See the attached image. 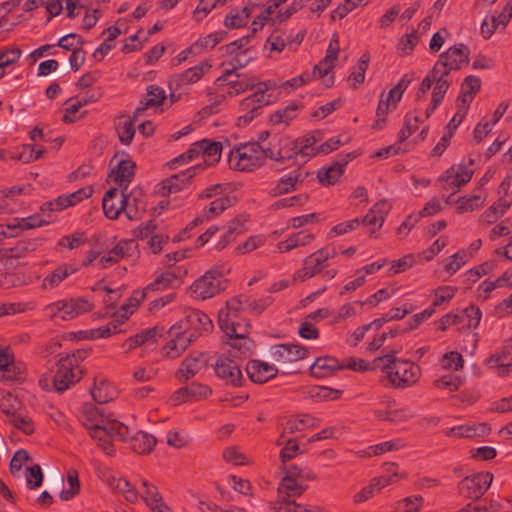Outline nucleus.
Here are the masks:
<instances>
[{
	"label": "nucleus",
	"instance_id": "1",
	"mask_svg": "<svg viewBox=\"0 0 512 512\" xmlns=\"http://www.w3.org/2000/svg\"><path fill=\"white\" fill-rule=\"evenodd\" d=\"M401 350L395 349L374 360L386 361L382 371L386 374L391 384L398 388L410 386L417 382L420 368L409 361L397 359L395 355Z\"/></svg>",
	"mask_w": 512,
	"mask_h": 512
},
{
	"label": "nucleus",
	"instance_id": "2",
	"mask_svg": "<svg viewBox=\"0 0 512 512\" xmlns=\"http://www.w3.org/2000/svg\"><path fill=\"white\" fill-rule=\"evenodd\" d=\"M49 372L44 374L39 383L43 387H49L51 382V389L57 392H64L70 388L71 385L79 382L83 377L84 371L82 369H76L73 364L69 362L68 358H59L58 361L52 363L48 361Z\"/></svg>",
	"mask_w": 512,
	"mask_h": 512
},
{
	"label": "nucleus",
	"instance_id": "3",
	"mask_svg": "<svg viewBox=\"0 0 512 512\" xmlns=\"http://www.w3.org/2000/svg\"><path fill=\"white\" fill-rule=\"evenodd\" d=\"M225 274L226 271L223 266L212 267L192 284L193 294L197 298L206 300L224 291L228 285Z\"/></svg>",
	"mask_w": 512,
	"mask_h": 512
},
{
	"label": "nucleus",
	"instance_id": "4",
	"mask_svg": "<svg viewBox=\"0 0 512 512\" xmlns=\"http://www.w3.org/2000/svg\"><path fill=\"white\" fill-rule=\"evenodd\" d=\"M259 143L246 144L231 150L228 157L230 168L250 172L263 165L264 158L258 155Z\"/></svg>",
	"mask_w": 512,
	"mask_h": 512
},
{
	"label": "nucleus",
	"instance_id": "5",
	"mask_svg": "<svg viewBox=\"0 0 512 512\" xmlns=\"http://www.w3.org/2000/svg\"><path fill=\"white\" fill-rule=\"evenodd\" d=\"M469 48L460 43L448 48L443 52L435 65L434 72H442V75H449L453 70H459L469 63Z\"/></svg>",
	"mask_w": 512,
	"mask_h": 512
},
{
	"label": "nucleus",
	"instance_id": "6",
	"mask_svg": "<svg viewBox=\"0 0 512 512\" xmlns=\"http://www.w3.org/2000/svg\"><path fill=\"white\" fill-rule=\"evenodd\" d=\"M309 351L305 346L297 344H276L270 348L269 359L283 369L292 368L291 363L305 359Z\"/></svg>",
	"mask_w": 512,
	"mask_h": 512
},
{
	"label": "nucleus",
	"instance_id": "7",
	"mask_svg": "<svg viewBox=\"0 0 512 512\" xmlns=\"http://www.w3.org/2000/svg\"><path fill=\"white\" fill-rule=\"evenodd\" d=\"M492 480L493 474L490 472H479L472 476H466L458 483V492L465 498L478 500L488 490Z\"/></svg>",
	"mask_w": 512,
	"mask_h": 512
},
{
	"label": "nucleus",
	"instance_id": "8",
	"mask_svg": "<svg viewBox=\"0 0 512 512\" xmlns=\"http://www.w3.org/2000/svg\"><path fill=\"white\" fill-rule=\"evenodd\" d=\"M133 194H104L102 199V208L105 216L110 219H117L119 215L124 212L129 219L136 216L138 212L137 198H134L135 212L132 214V210L128 204L130 197Z\"/></svg>",
	"mask_w": 512,
	"mask_h": 512
},
{
	"label": "nucleus",
	"instance_id": "9",
	"mask_svg": "<svg viewBox=\"0 0 512 512\" xmlns=\"http://www.w3.org/2000/svg\"><path fill=\"white\" fill-rule=\"evenodd\" d=\"M167 333L170 340L162 347V353L170 359L178 358L195 341V335L182 331L178 323L172 325Z\"/></svg>",
	"mask_w": 512,
	"mask_h": 512
},
{
	"label": "nucleus",
	"instance_id": "10",
	"mask_svg": "<svg viewBox=\"0 0 512 512\" xmlns=\"http://www.w3.org/2000/svg\"><path fill=\"white\" fill-rule=\"evenodd\" d=\"M182 331L195 335V340L203 333L213 329V323L209 316L199 310H190L185 317L177 322Z\"/></svg>",
	"mask_w": 512,
	"mask_h": 512
},
{
	"label": "nucleus",
	"instance_id": "11",
	"mask_svg": "<svg viewBox=\"0 0 512 512\" xmlns=\"http://www.w3.org/2000/svg\"><path fill=\"white\" fill-rule=\"evenodd\" d=\"M203 170L202 164H196L185 171L173 174L161 181L158 186L161 192H180L182 190L192 189V179Z\"/></svg>",
	"mask_w": 512,
	"mask_h": 512
},
{
	"label": "nucleus",
	"instance_id": "12",
	"mask_svg": "<svg viewBox=\"0 0 512 512\" xmlns=\"http://www.w3.org/2000/svg\"><path fill=\"white\" fill-rule=\"evenodd\" d=\"M216 375L225 381L227 385L240 387L244 382L239 365L231 358L221 355L214 364Z\"/></svg>",
	"mask_w": 512,
	"mask_h": 512
},
{
	"label": "nucleus",
	"instance_id": "13",
	"mask_svg": "<svg viewBox=\"0 0 512 512\" xmlns=\"http://www.w3.org/2000/svg\"><path fill=\"white\" fill-rule=\"evenodd\" d=\"M329 260V250L321 248L303 260V268L296 272V278L300 281H305L319 274L325 267Z\"/></svg>",
	"mask_w": 512,
	"mask_h": 512
},
{
	"label": "nucleus",
	"instance_id": "14",
	"mask_svg": "<svg viewBox=\"0 0 512 512\" xmlns=\"http://www.w3.org/2000/svg\"><path fill=\"white\" fill-rule=\"evenodd\" d=\"M135 163L131 160H121L116 168L108 175V182H114L117 186L109 187L106 192L125 191L134 177Z\"/></svg>",
	"mask_w": 512,
	"mask_h": 512
},
{
	"label": "nucleus",
	"instance_id": "15",
	"mask_svg": "<svg viewBox=\"0 0 512 512\" xmlns=\"http://www.w3.org/2000/svg\"><path fill=\"white\" fill-rule=\"evenodd\" d=\"M265 89H259L252 95H249L243 99L240 103V111L243 113L239 116L238 120L244 124L250 123L256 115H258L259 109L269 104L270 100L265 95Z\"/></svg>",
	"mask_w": 512,
	"mask_h": 512
},
{
	"label": "nucleus",
	"instance_id": "16",
	"mask_svg": "<svg viewBox=\"0 0 512 512\" xmlns=\"http://www.w3.org/2000/svg\"><path fill=\"white\" fill-rule=\"evenodd\" d=\"M473 172L472 168L464 163H459L447 169L439 180L446 183L444 189H459L471 180Z\"/></svg>",
	"mask_w": 512,
	"mask_h": 512
},
{
	"label": "nucleus",
	"instance_id": "17",
	"mask_svg": "<svg viewBox=\"0 0 512 512\" xmlns=\"http://www.w3.org/2000/svg\"><path fill=\"white\" fill-rule=\"evenodd\" d=\"M212 393L209 386L198 382L179 388L170 398L172 405L177 406L187 401H197Z\"/></svg>",
	"mask_w": 512,
	"mask_h": 512
},
{
	"label": "nucleus",
	"instance_id": "18",
	"mask_svg": "<svg viewBox=\"0 0 512 512\" xmlns=\"http://www.w3.org/2000/svg\"><path fill=\"white\" fill-rule=\"evenodd\" d=\"M208 360L202 352L191 353L181 362L177 371L179 380L187 381L194 377L202 368L207 367Z\"/></svg>",
	"mask_w": 512,
	"mask_h": 512
},
{
	"label": "nucleus",
	"instance_id": "19",
	"mask_svg": "<svg viewBox=\"0 0 512 512\" xmlns=\"http://www.w3.org/2000/svg\"><path fill=\"white\" fill-rule=\"evenodd\" d=\"M246 372L252 382L262 384L276 377L278 369L267 362L253 359L247 363Z\"/></svg>",
	"mask_w": 512,
	"mask_h": 512
},
{
	"label": "nucleus",
	"instance_id": "20",
	"mask_svg": "<svg viewBox=\"0 0 512 512\" xmlns=\"http://www.w3.org/2000/svg\"><path fill=\"white\" fill-rule=\"evenodd\" d=\"M187 270L176 267L173 270L161 273L156 279L146 286V290L156 291L166 288H178L183 283L182 276Z\"/></svg>",
	"mask_w": 512,
	"mask_h": 512
},
{
	"label": "nucleus",
	"instance_id": "21",
	"mask_svg": "<svg viewBox=\"0 0 512 512\" xmlns=\"http://www.w3.org/2000/svg\"><path fill=\"white\" fill-rule=\"evenodd\" d=\"M90 436L98 441V446L104 451L105 454L112 456L115 453L114 446L111 440L115 436V425L104 426L99 423H94L88 426Z\"/></svg>",
	"mask_w": 512,
	"mask_h": 512
},
{
	"label": "nucleus",
	"instance_id": "22",
	"mask_svg": "<svg viewBox=\"0 0 512 512\" xmlns=\"http://www.w3.org/2000/svg\"><path fill=\"white\" fill-rule=\"evenodd\" d=\"M317 142L318 139L313 134H307L295 139L297 165L305 164L317 155V148L315 147Z\"/></svg>",
	"mask_w": 512,
	"mask_h": 512
},
{
	"label": "nucleus",
	"instance_id": "23",
	"mask_svg": "<svg viewBox=\"0 0 512 512\" xmlns=\"http://www.w3.org/2000/svg\"><path fill=\"white\" fill-rule=\"evenodd\" d=\"M345 369L344 364L330 356L318 357L310 366V375L315 378H324L333 374L334 371Z\"/></svg>",
	"mask_w": 512,
	"mask_h": 512
},
{
	"label": "nucleus",
	"instance_id": "24",
	"mask_svg": "<svg viewBox=\"0 0 512 512\" xmlns=\"http://www.w3.org/2000/svg\"><path fill=\"white\" fill-rule=\"evenodd\" d=\"M490 431L491 427L486 422L473 425L464 424L450 428L446 432V436L458 438H474L487 435L490 433Z\"/></svg>",
	"mask_w": 512,
	"mask_h": 512
},
{
	"label": "nucleus",
	"instance_id": "25",
	"mask_svg": "<svg viewBox=\"0 0 512 512\" xmlns=\"http://www.w3.org/2000/svg\"><path fill=\"white\" fill-rule=\"evenodd\" d=\"M480 88L481 80L479 77L467 76L461 85L460 95L457 99L458 107L467 110L474 96L480 91Z\"/></svg>",
	"mask_w": 512,
	"mask_h": 512
},
{
	"label": "nucleus",
	"instance_id": "26",
	"mask_svg": "<svg viewBox=\"0 0 512 512\" xmlns=\"http://www.w3.org/2000/svg\"><path fill=\"white\" fill-rule=\"evenodd\" d=\"M64 314L60 315L62 320L73 319L81 314L92 311L94 305L83 297L63 300Z\"/></svg>",
	"mask_w": 512,
	"mask_h": 512
},
{
	"label": "nucleus",
	"instance_id": "27",
	"mask_svg": "<svg viewBox=\"0 0 512 512\" xmlns=\"http://www.w3.org/2000/svg\"><path fill=\"white\" fill-rule=\"evenodd\" d=\"M395 478H397L396 473H394L393 476L382 475L373 478L368 486L364 487L361 491L354 495V502L361 503L370 499L374 496L375 492H379L388 484L393 483Z\"/></svg>",
	"mask_w": 512,
	"mask_h": 512
},
{
	"label": "nucleus",
	"instance_id": "28",
	"mask_svg": "<svg viewBox=\"0 0 512 512\" xmlns=\"http://www.w3.org/2000/svg\"><path fill=\"white\" fill-rule=\"evenodd\" d=\"M511 204L512 197L509 194H504L497 202L484 211L480 216V221L486 224H493L499 217L504 215Z\"/></svg>",
	"mask_w": 512,
	"mask_h": 512
},
{
	"label": "nucleus",
	"instance_id": "29",
	"mask_svg": "<svg viewBox=\"0 0 512 512\" xmlns=\"http://www.w3.org/2000/svg\"><path fill=\"white\" fill-rule=\"evenodd\" d=\"M307 176V172L302 173L300 170L291 171L280 177L275 187V192H292L301 189Z\"/></svg>",
	"mask_w": 512,
	"mask_h": 512
},
{
	"label": "nucleus",
	"instance_id": "30",
	"mask_svg": "<svg viewBox=\"0 0 512 512\" xmlns=\"http://www.w3.org/2000/svg\"><path fill=\"white\" fill-rule=\"evenodd\" d=\"M165 99L166 93L164 89L156 85L148 86L145 101L141 102L142 105L134 111V119L140 117L149 107L161 105Z\"/></svg>",
	"mask_w": 512,
	"mask_h": 512
},
{
	"label": "nucleus",
	"instance_id": "31",
	"mask_svg": "<svg viewBox=\"0 0 512 512\" xmlns=\"http://www.w3.org/2000/svg\"><path fill=\"white\" fill-rule=\"evenodd\" d=\"M306 489L307 485L303 483V480L283 477L278 487L279 498L290 500L291 497L302 495Z\"/></svg>",
	"mask_w": 512,
	"mask_h": 512
},
{
	"label": "nucleus",
	"instance_id": "32",
	"mask_svg": "<svg viewBox=\"0 0 512 512\" xmlns=\"http://www.w3.org/2000/svg\"><path fill=\"white\" fill-rule=\"evenodd\" d=\"M163 328L159 329L158 326H154L152 328L145 329L140 333L135 334L134 336L129 337L124 346H127V352L133 350L134 348L141 346L148 342L155 343L157 341V336L161 337V333Z\"/></svg>",
	"mask_w": 512,
	"mask_h": 512
},
{
	"label": "nucleus",
	"instance_id": "33",
	"mask_svg": "<svg viewBox=\"0 0 512 512\" xmlns=\"http://www.w3.org/2000/svg\"><path fill=\"white\" fill-rule=\"evenodd\" d=\"M92 194H68L61 195L54 202L49 201L41 206V211H60L67 207L73 206L84 198H89Z\"/></svg>",
	"mask_w": 512,
	"mask_h": 512
},
{
	"label": "nucleus",
	"instance_id": "34",
	"mask_svg": "<svg viewBox=\"0 0 512 512\" xmlns=\"http://www.w3.org/2000/svg\"><path fill=\"white\" fill-rule=\"evenodd\" d=\"M244 297V295L236 296L226 302V307L218 313L219 325H224L227 328L226 323L228 321L238 318V312L245 305Z\"/></svg>",
	"mask_w": 512,
	"mask_h": 512
},
{
	"label": "nucleus",
	"instance_id": "35",
	"mask_svg": "<svg viewBox=\"0 0 512 512\" xmlns=\"http://www.w3.org/2000/svg\"><path fill=\"white\" fill-rule=\"evenodd\" d=\"M156 442L157 440L152 434L139 431L130 438V447L137 454H149Z\"/></svg>",
	"mask_w": 512,
	"mask_h": 512
},
{
	"label": "nucleus",
	"instance_id": "36",
	"mask_svg": "<svg viewBox=\"0 0 512 512\" xmlns=\"http://www.w3.org/2000/svg\"><path fill=\"white\" fill-rule=\"evenodd\" d=\"M201 144V157L203 161L200 163L203 166V169L206 166L213 165L218 162L221 157L222 145L220 142L209 141L207 139H203L200 141Z\"/></svg>",
	"mask_w": 512,
	"mask_h": 512
},
{
	"label": "nucleus",
	"instance_id": "37",
	"mask_svg": "<svg viewBox=\"0 0 512 512\" xmlns=\"http://www.w3.org/2000/svg\"><path fill=\"white\" fill-rule=\"evenodd\" d=\"M36 248L37 242L35 240H22L14 247L5 249L2 256L5 258L6 265L12 266L13 259L23 257L25 254L34 251Z\"/></svg>",
	"mask_w": 512,
	"mask_h": 512
},
{
	"label": "nucleus",
	"instance_id": "38",
	"mask_svg": "<svg viewBox=\"0 0 512 512\" xmlns=\"http://www.w3.org/2000/svg\"><path fill=\"white\" fill-rule=\"evenodd\" d=\"M210 68L211 65L207 61H203L199 65L191 67L183 73L176 75L174 79L178 86L195 83L200 80L203 74Z\"/></svg>",
	"mask_w": 512,
	"mask_h": 512
},
{
	"label": "nucleus",
	"instance_id": "39",
	"mask_svg": "<svg viewBox=\"0 0 512 512\" xmlns=\"http://www.w3.org/2000/svg\"><path fill=\"white\" fill-rule=\"evenodd\" d=\"M133 244L132 240H121L118 242L107 255L103 256L99 263L102 268H107L108 266L117 263L120 259L125 257L128 253L130 245Z\"/></svg>",
	"mask_w": 512,
	"mask_h": 512
},
{
	"label": "nucleus",
	"instance_id": "40",
	"mask_svg": "<svg viewBox=\"0 0 512 512\" xmlns=\"http://www.w3.org/2000/svg\"><path fill=\"white\" fill-rule=\"evenodd\" d=\"M76 271L77 268L73 267L72 265H60L43 279L42 287L44 289L47 287L55 288L63 280H65L68 276L75 273Z\"/></svg>",
	"mask_w": 512,
	"mask_h": 512
},
{
	"label": "nucleus",
	"instance_id": "41",
	"mask_svg": "<svg viewBox=\"0 0 512 512\" xmlns=\"http://www.w3.org/2000/svg\"><path fill=\"white\" fill-rule=\"evenodd\" d=\"M485 202V198L481 194H470L457 196L455 206L458 213L472 212L481 207Z\"/></svg>",
	"mask_w": 512,
	"mask_h": 512
},
{
	"label": "nucleus",
	"instance_id": "42",
	"mask_svg": "<svg viewBox=\"0 0 512 512\" xmlns=\"http://www.w3.org/2000/svg\"><path fill=\"white\" fill-rule=\"evenodd\" d=\"M308 397L316 401H328L339 399L343 393L342 390L332 389L326 386H310L306 391Z\"/></svg>",
	"mask_w": 512,
	"mask_h": 512
},
{
	"label": "nucleus",
	"instance_id": "43",
	"mask_svg": "<svg viewBox=\"0 0 512 512\" xmlns=\"http://www.w3.org/2000/svg\"><path fill=\"white\" fill-rule=\"evenodd\" d=\"M314 238V235L311 233L304 234L303 232H298L279 242L277 248L280 252H288L295 247L308 245Z\"/></svg>",
	"mask_w": 512,
	"mask_h": 512
},
{
	"label": "nucleus",
	"instance_id": "44",
	"mask_svg": "<svg viewBox=\"0 0 512 512\" xmlns=\"http://www.w3.org/2000/svg\"><path fill=\"white\" fill-rule=\"evenodd\" d=\"M220 329L229 337V338H247V334L249 333L250 323L245 321L243 324L237 321V318L230 320L226 323L227 328L224 325H219Z\"/></svg>",
	"mask_w": 512,
	"mask_h": 512
},
{
	"label": "nucleus",
	"instance_id": "45",
	"mask_svg": "<svg viewBox=\"0 0 512 512\" xmlns=\"http://www.w3.org/2000/svg\"><path fill=\"white\" fill-rule=\"evenodd\" d=\"M370 61V55L368 53H364L359 59L356 68L350 74L348 78V82L352 87H356L359 84H362L365 80V73L368 69Z\"/></svg>",
	"mask_w": 512,
	"mask_h": 512
},
{
	"label": "nucleus",
	"instance_id": "46",
	"mask_svg": "<svg viewBox=\"0 0 512 512\" xmlns=\"http://www.w3.org/2000/svg\"><path fill=\"white\" fill-rule=\"evenodd\" d=\"M68 489H63L59 497L63 501H69L80 492V482L78 472L75 469H70L67 474Z\"/></svg>",
	"mask_w": 512,
	"mask_h": 512
},
{
	"label": "nucleus",
	"instance_id": "47",
	"mask_svg": "<svg viewBox=\"0 0 512 512\" xmlns=\"http://www.w3.org/2000/svg\"><path fill=\"white\" fill-rule=\"evenodd\" d=\"M298 110L299 106L296 103H291L285 108L275 111L270 116V122L274 125L282 123L288 124L289 121L297 116Z\"/></svg>",
	"mask_w": 512,
	"mask_h": 512
},
{
	"label": "nucleus",
	"instance_id": "48",
	"mask_svg": "<svg viewBox=\"0 0 512 512\" xmlns=\"http://www.w3.org/2000/svg\"><path fill=\"white\" fill-rule=\"evenodd\" d=\"M238 199L235 195H225L223 197L217 198L210 203V206L207 210V219H210V215H218L222 213L227 208L236 204Z\"/></svg>",
	"mask_w": 512,
	"mask_h": 512
},
{
	"label": "nucleus",
	"instance_id": "49",
	"mask_svg": "<svg viewBox=\"0 0 512 512\" xmlns=\"http://www.w3.org/2000/svg\"><path fill=\"white\" fill-rule=\"evenodd\" d=\"M433 75L435 86L432 92V100L435 104H440L450 86L446 79L448 75H442L440 71L438 73L433 71Z\"/></svg>",
	"mask_w": 512,
	"mask_h": 512
},
{
	"label": "nucleus",
	"instance_id": "50",
	"mask_svg": "<svg viewBox=\"0 0 512 512\" xmlns=\"http://www.w3.org/2000/svg\"><path fill=\"white\" fill-rule=\"evenodd\" d=\"M282 469L285 472L284 477H290L300 480H315L316 475L314 472L307 468L299 467L295 464H282Z\"/></svg>",
	"mask_w": 512,
	"mask_h": 512
},
{
	"label": "nucleus",
	"instance_id": "51",
	"mask_svg": "<svg viewBox=\"0 0 512 512\" xmlns=\"http://www.w3.org/2000/svg\"><path fill=\"white\" fill-rule=\"evenodd\" d=\"M343 170L333 164L328 168H322L317 173V178L320 183L324 185H333L339 181V178L343 175Z\"/></svg>",
	"mask_w": 512,
	"mask_h": 512
},
{
	"label": "nucleus",
	"instance_id": "52",
	"mask_svg": "<svg viewBox=\"0 0 512 512\" xmlns=\"http://www.w3.org/2000/svg\"><path fill=\"white\" fill-rule=\"evenodd\" d=\"M90 393L93 400L98 404H104L113 399V397L108 393L107 384L105 380H100L99 384H97V378H94V385L90 388Z\"/></svg>",
	"mask_w": 512,
	"mask_h": 512
},
{
	"label": "nucleus",
	"instance_id": "53",
	"mask_svg": "<svg viewBox=\"0 0 512 512\" xmlns=\"http://www.w3.org/2000/svg\"><path fill=\"white\" fill-rule=\"evenodd\" d=\"M135 119H126L123 122H120L116 127L119 140L122 144L129 145L134 137L135 129L133 125V121Z\"/></svg>",
	"mask_w": 512,
	"mask_h": 512
},
{
	"label": "nucleus",
	"instance_id": "54",
	"mask_svg": "<svg viewBox=\"0 0 512 512\" xmlns=\"http://www.w3.org/2000/svg\"><path fill=\"white\" fill-rule=\"evenodd\" d=\"M419 122V115H412L408 113L405 116L404 125L398 134L399 141H405L412 133H414L418 129Z\"/></svg>",
	"mask_w": 512,
	"mask_h": 512
},
{
	"label": "nucleus",
	"instance_id": "55",
	"mask_svg": "<svg viewBox=\"0 0 512 512\" xmlns=\"http://www.w3.org/2000/svg\"><path fill=\"white\" fill-rule=\"evenodd\" d=\"M280 150L279 161L294 160L296 162V144L295 140L278 139Z\"/></svg>",
	"mask_w": 512,
	"mask_h": 512
},
{
	"label": "nucleus",
	"instance_id": "56",
	"mask_svg": "<svg viewBox=\"0 0 512 512\" xmlns=\"http://www.w3.org/2000/svg\"><path fill=\"white\" fill-rule=\"evenodd\" d=\"M9 423L12 424L15 428L21 430L26 435H31L34 433V424L30 417L22 414H15L9 418Z\"/></svg>",
	"mask_w": 512,
	"mask_h": 512
},
{
	"label": "nucleus",
	"instance_id": "57",
	"mask_svg": "<svg viewBox=\"0 0 512 512\" xmlns=\"http://www.w3.org/2000/svg\"><path fill=\"white\" fill-rule=\"evenodd\" d=\"M302 453L303 452L302 450H300V447L296 439H289L286 441L284 447L281 449L279 457L282 464H285L288 461L292 460L297 455H300Z\"/></svg>",
	"mask_w": 512,
	"mask_h": 512
},
{
	"label": "nucleus",
	"instance_id": "58",
	"mask_svg": "<svg viewBox=\"0 0 512 512\" xmlns=\"http://www.w3.org/2000/svg\"><path fill=\"white\" fill-rule=\"evenodd\" d=\"M459 316L464 317V322L467 321V328H476L480 323L482 314L479 307L470 305L463 309ZM463 327H465V325H463Z\"/></svg>",
	"mask_w": 512,
	"mask_h": 512
},
{
	"label": "nucleus",
	"instance_id": "59",
	"mask_svg": "<svg viewBox=\"0 0 512 512\" xmlns=\"http://www.w3.org/2000/svg\"><path fill=\"white\" fill-rule=\"evenodd\" d=\"M17 405L18 401L15 396H13L11 393H4L0 392V410L9 416L10 418L12 415L16 414L17 411Z\"/></svg>",
	"mask_w": 512,
	"mask_h": 512
},
{
	"label": "nucleus",
	"instance_id": "60",
	"mask_svg": "<svg viewBox=\"0 0 512 512\" xmlns=\"http://www.w3.org/2000/svg\"><path fill=\"white\" fill-rule=\"evenodd\" d=\"M83 415L88 423L85 425L88 427L94 423L104 424V410L95 407L92 404L85 405L83 408Z\"/></svg>",
	"mask_w": 512,
	"mask_h": 512
},
{
	"label": "nucleus",
	"instance_id": "61",
	"mask_svg": "<svg viewBox=\"0 0 512 512\" xmlns=\"http://www.w3.org/2000/svg\"><path fill=\"white\" fill-rule=\"evenodd\" d=\"M142 486L145 488V491L142 493L141 498L144 502L151 507L155 503H158L162 500L160 493L157 488L150 484L146 479H142Z\"/></svg>",
	"mask_w": 512,
	"mask_h": 512
},
{
	"label": "nucleus",
	"instance_id": "62",
	"mask_svg": "<svg viewBox=\"0 0 512 512\" xmlns=\"http://www.w3.org/2000/svg\"><path fill=\"white\" fill-rule=\"evenodd\" d=\"M273 300L274 299L271 296H266L259 300H252L248 296L244 297L245 306H247V308L256 315H260L273 303Z\"/></svg>",
	"mask_w": 512,
	"mask_h": 512
},
{
	"label": "nucleus",
	"instance_id": "63",
	"mask_svg": "<svg viewBox=\"0 0 512 512\" xmlns=\"http://www.w3.org/2000/svg\"><path fill=\"white\" fill-rule=\"evenodd\" d=\"M227 36V32L225 31H218L211 33L198 41L194 43L195 47H201L204 49H212L214 48L218 43H220L224 38Z\"/></svg>",
	"mask_w": 512,
	"mask_h": 512
},
{
	"label": "nucleus",
	"instance_id": "64",
	"mask_svg": "<svg viewBox=\"0 0 512 512\" xmlns=\"http://www.w3.org/2000/svg\"><path fill=\"white\" fill-rule=\"evenodd\" d=\"M248 14H243L237 9H232L224 20V25L228 28L235 29L244 26L247 22Z\"/></svg>",
	"mask_w": 512,
	"mask_h": 512
}]
</instances>
